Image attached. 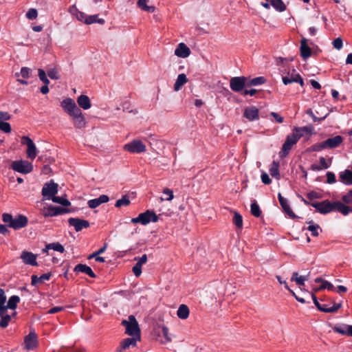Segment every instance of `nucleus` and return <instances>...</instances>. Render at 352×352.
Here are the masks:
<instances>
[{"label":"nucleus","mask_w":352,"mask_h":352,"mask_svg":"<svg viewBox=\"0 0 352 352\" xmlns=\"http://www.w3.org/2000/svg\"><path fill=\"white\" fill-rule=\"evenodd\" d=\"M2 220L8 227L14 230L25 228L28 223V218L23 214H19L16 218H13L10 214L3 213L2 214Z\"/></svg>","instance_id":"nucleus-1"},{"label":"nucleus","mask_w":352,"mask_h":352,"mask_svg":"<svg viewBox=\"0 0 352 352\" xmlns=\"http://www.w3.org/2000/svg\"><path fill=\"white\" fill-rule=\"evenodd\" d=\"M122 325L125 327V333L130 336H135L138 338H141L140 329L135 317L130 315L128 320H123L121 322Z\"/></svg>","instance_id":"nucleus-2"},{"label":"nucleus","mask_w":352,"mask_h":352,"mask_svg":"<svg viewBox=\"0 0 352 352\" xmlns=\"http://www.w3.org/2000/svg\"><path fill=\"white\" fill-rule=\"evenodd\" d=\"M158 216L156 215L154 211L147 210L146 212L140 213L137 217L132 218L131 222L133 223H141L142 225H147L150 222H157Z\"/></svg>","instance_id":"nucleus-3"},{"label":"nucleus","mask_w":352,"mask_h":352,"mask_svg":"<svg viewBox=\"0 0 352 352\" xmlns=\"http://www.w3.org/2000/svg\"><path fill=\"white\" fill-rule=\"evenodd\" d=\"M301 134L295 135L294 133L287 136L286 140L283 144L282 149L279 152V157L280 158H285L291 151L293 145L296 144L298 140L301 138Z\"/></svg>","instance_id":"nucleus-4"},{"label":"nucleus","mask_w":352,"mask_h":352,"mask_svg":"<svg viewBox=\"0 0 352 352\" xmlns=\"http://www.w3.org/2000/svg\"><path fill=\"white\" fill-rule=\"evenodd\" d=\"M248 87V78L245 76H235L230 80V87L234 92H241Z\"/></svg>","instance_id":"nucleus-5"},{"label":"nucleus","mask_w":352,"mask_h":352,"mask_svg":"<svg viewBox=\"0 0 352 352\" xmlns=\"http://www.w3.org/2000/svg\"><path fill=\"white\" fill-rule=\"evenodd\" d=\"M11 168L14 170L23 174L30 173L33 170L32 164L25 160L13 161L11 164Z\"/></svg>","instance_id":"nucleus-6"},{"label":"nucleus","mask_w":352,"mask_h":352,"mask_svg":"<svg viewBox=\"0 0 352 352\" xmlns=\"http://www.w3.org/2000/svg\"><path fill=\"white\" fill-rule=\"evenodd\" d=\"M311 206L322 214H326L335 210V201L331 202L329 200H324L322 202H313L311 204Z\"/></svg>","instance_id":"nucleus-7"},{"label":"nucleus","mask_w":352,"mask_h":352,"mask_svg":"<svg viewBox=\"0 0 352 352\" xmlns=\"http://www.w3.org/2000/svg\"><path fill=\"white\" fill-rule=\"evenodd\" d=\"M58 184L52 180L44 184L41 194L45 199L51 200L58 192Z\"/></svg>","instance_id":"nucleus-8"},{"label":"nucleus","mask_w":352,"mask_h":352,"mask_svg":"<svg viewBox=\"0 0 352 352\" xmlns=\"http://www.w3.org/2000/svg\"><path fill=\"white\" fill-rule=\"evenodd\" d=\"M124 149L131 153H141L146 151V146L139 140H133L124 146Z\"/></svg>","instance_id":"nucleus-9"},{"label":"nucleus","mask_w":352,"mask_h":352,"mask_svg":"<svg viewBox=\"0 0 352 352\" xmlns=\"http://www.w3.org/2000/svg\"><path fill=\"white\" fill-rule=\"evenodd\" d=\"M21 144L26 145L28 148L26 151L27 157L34 160L36 156V147L34 142L28 136H23L21 140Z\"/></svg>","instance_id":"nucleus-10"},{"label":"nucleus","mask_w":352,"mask_h":352,"mask_svg":"<svg viewBox=\"0 0 352 352\" xmlns=\"http://www.w3.org/2000/svg\"><path fill=\"white\" fill-rule=\"evenodd\" d=\"M69 212V210L65 208L60 206H50L44 212V216L47 217H55L65 213Z\"/></svg>","instance_id":"nucleus-11"},{"label":"nucleus","mask_w":352,"mask_h":352,"mask_svg":"<svg viewBox=\"0 0 352 352\" xmlns=\"http://www.w3.org/2000/svg\"><path fill=\"white\" fill-rule=\"evenodd\" d=\"M68 223L70 226H74L76 232L81 231L83 228H87L90 224L87 220L81 219L79 218L71 217L68 219Z\"/></svg>","instance_id":"nucleus-12"},{"label":"nucleus","mask_w":352,"mask_h":352,"mask_svg":"<svg viewBox=\"0 0 352 352\" xmlns=\"http://www.w3.org/2000/svg\"><path fill=\"white\" fill-rule=\"evenodd\" d=\"M37 255L33 254L32 252H28L24 250L21 252L20 258L22 259L23 262L25 265H30L32 266H38V263L36 262Z\"/></svg>","instance_id":"nucleus-13"},{"label":"nucleus","mask_w":352,"mask_h":352,"mask_svg":"<svg viewBox=\"0 0 352 352\" xmlns=\"http://www.w3.org/2000/svg\"><path fill=\"white\" fill-rule=\"evenodd\" d=\"M25 348L28 350H33L37 345V337L34 331H30L25 337Z\"/></svg>","instance_id":"nucleus-14"},{"label":"nucleus","mask_w":352,"mask_h":352,"mask_svg":"<svg viewBox=\"0 0 352 352\" xmlns=\"http://www.w3.org/2000/svg\"><path fill=\"white\" fill-rule=\"evenodd\" d=\"M243 116L249 121L258 120L259 119L258 109L254 106L247 107L244 109Z\"/></svg>","instance_id":"nucleus-15"},{"label":"nucleus","mask_w":352,"mask_h":352,"mask_svg":"<svg viewBox=\"0 0 352 352\" xmlns=\"http://www.w3.org/2000/svg\"><path fill=\"white\" fill-rule=\"evenodd\" d=\"M300 52L303 60L307 59L311 55V49L307 44V39L304 37L300 41Z\"/></svg>","instance_id":"nucleus-16"},{"label":"nucleus","mask_w":352,"mask_h":352,"mask_svg":"<svg viewBox=\"0 0 352 352\" xmlns=\"http://www.w3.org/2000/svg\"><path fill=\"white\" fill-rule=\"evenodd\" d=\"M138 340H140V338H138V337L135 336H132V338H127L124 339L120 343V347L117 349V352H121L122 350H125L129 348L131 346H136Z\"/></svg>","instance_id":"nucleus-17"},{"label":"nucleus","mask_w":352,"mask_h":352,"mask_svg":"<svg viewBox=\"0 0 352 352\" xmlns=\"http://www.w3.org/2000/svg\"><path fill=\"white\" fill-rule=\"evenodd\" d=\"M175 54L180 58H186L190 54V50L185 43H180L175 50Z\"/></svg>","instance_id":"nucleus-18"},{"label":"nucleus","mask_w":352,"mask_h":352,"mask_svg":"<svg viewBox=\"0 0 352 352\" xmlns=\"http://www.w3.org/2000/svg\"><path fill=\"white\" fill-rule=\"evenodd\" d=\"M283 82L287 85L292 82H298L302 87L304 85V81L302 78L300 76L299 74H292L290 76H283Z\"/></svg>","instance_id":"nucleus-19"},{"label":"nucleus","mask_w":352,"mask_h":352,"mask_svg":"<svg viewBox=\"0 0 352 352\" xmlns=\"http://www.w3.org/2000/svg\"><path fill=\"white\" fill-rule=\"evenodd\" d=\"M343 140L344 138L342 136L336 135L335 137L328 138L324 141L327 148H335L338 147L342 144Z\"/></svg>","instance_id":"nucleus-20"},{"label":"nucleus","mask_w":352,"mask_h":352,"mask_svg":"<svg viewBox=\"0 0 352 352\" xmlns=\"http://www.w3.org/2000/svg\"><path fill=\"white\" fill-rule=\"evenodd\" d=\"M74 271L75 272H82L85 274H87L91 278L96 277V274L94 272L91 268L85 264H78L77 265L75 266Z\"/></svg>","instance_id":"nucleus-21"},{"label":"nucleus","mask_w":352,"mask_h":352,"mask_svg":"<svg viewBox=\"0 0 352 352\" xmlns=\"http://www.w3.org/2000/svg\"><path fill=\"white\" fill-rule=\"evenodd\" d=\"M52 276V273H46L38 277L36 275L31 276V285L36 287L38 284L43 283L45 280H48Z\"/></svg>","instance_id":"nucleus-22"},{"label":"nucleus","mask_w":352,"mask_h":352,"mask_svg":"<svg viewBox=\"0 0 352 352\" xmlns=\"http://www.w3.org/2000/svg\"><path fill=\"white\" fill-rule=\"evenodd\" d=\"M335 210L338 211L344 216L352 212V206H346L340 201H335Z\"/></svg>","instance_id":"nucleus-23"},{"label":"nucleus","mask_w":352,"mask_h":352,"mask_svg":"<svg viewBox=\"0 0 352 352\" xmlns=\"http://www.w3.org/2000/svg\"><path fill=\"white\" fill-rule=\"evenodd\" d=\"M339 177L340 181L345 185H352V171L346 169L345 170L339 173Z\"/></svg>","instance_id":"nucleus-24"},{"label":"nucleus","mask_w":352,"mask_h":352,"mask_svg":"<svg viewBox=\"0 0 352 352\" xmlns=\"http://www.w3.org/2000/svg\"><path fill=\"white\" fill-rule=\"evenodd\" d=\"M314 127L312 126H305L302 127H294L293 129V133L295 135L301 134V137L305 135H310L313 133Z\"/></svg>","instance_id":"nucleus-25"},{"label":"nucleus","mask_w":352,"mask_h":352,"mask_svg":"<svg viewBox=\"0 0 352 352\" xmlns=\"http://www.w3.org/2000/svg\"><path fill=\"white\" fill-rule=\"evenodd\" d=\"M77 102L80 107L85 110L89 109L91 107V102L89 98L86 95H80L77 98Z\"/></svg>","instance_id":"nucleus-26"},{"label":"nucleus","mask_w":352,"mask_h":352,"mask_svg":"<svg viewBox=\"0 0 352 352\" xmlns=\"http://www.w3.org/2000/svg\"><path fill=\"white\" fill-rule=\"evenodd\" d=\"M190 314L189 308L187 305L182 304L180 305L177 311V315L179 318L185 320L188 318Z\"/></svg>","instance_id":"nucleus-27"},{"label":"nucleus","mask_w":352,"mask_h":352,"mask_svg":"<svg viewBox=\"0 0 352 352\" xmlns=\"http://www.w3.org/2000/svg\"><path fill=\"white\" fill-rule=\"evenodd\" d=\"M71 14L76 17L80 21H83L85 23V19H87V14L77 9L75 6H72L69 8Z\"/></svg>","instance_id":"nucleus-28"},{"label":"nucleus","mask_w":352,"mask_h":352,"mask_svg":"<svg viewBox=\"0 0 352 352\" xmlns=\"http://www.w3.org/2000/svg\"><path fill=\"white\" fill-rule=\"evenodd\" d=\"M76 104L74 100L69 98H66L61 102V107L67 113H69L71 110H74V108H76Z\"/></svg>","instance_id":"nucleus-29"},{"label":"nucleus","mask_w":352,"mask_h":352,"mask_svg":"<svg viewBox=\"0 0 352 352\" xmlns=\"http://www.w3.org/2000/svg\"><path fill=\"white\" fill-rule=\"evenodd\" d=\"M188 82V78L184 74H180L178 75L176 81L174 84V89L178 91L181 89L182 87Z\"/></svg>","instance_id":"nucleus-30"},{"label":"nucleus","mask_w":352,"mask_h":352,"mask_svg":"<svg viewBox=\"0 0 352 352\" xmlns=\"http://www.w3.org/2000/svg\"><path fill=\"white\" fill-rule=\"evenodd\" d=\"M270 1L273 8L278 12H283L286 10V6L282 0H266Z\"/></svg>","instance_id":"nucleus-31"},{"label":"nucleus","mask_w":352,"mask_h":352,"mask_svg":"<svg viewBox=\"0 0 352 352\" xmlns=\"http://www.w3.org/2000/svg\"><path fill=\"white\" fill-rule=\"evenodd\" d=\"M279 166L278 162L274 161L269 170L270 175L277 179H280Z\"/></svg>","instance_id":"nucleus-32"},{"label":"nucleus","mask_w":352,"mask_h":352,"mask_svg":"<svg viewBox=\"0 0 352 352\" xmlns=\"http://www.w3.org/2000/svg\"><path fill=\"white\" fill-rule=\"evenodd\" d=\"M20 302V298L18 296L13 295L10 296L7 302V307L10 309L14 310L17 307L18 303Z\"/></svg>","instance_id":"nucleus-33"},{"label":"nucleus","mask_w":352,"mask_h":352,"mask_svg":"<svg viewBox=\"0 0 352 352\" xmlns=\"http://www.w3.org/2000/svg\"><path fill=\"white\" fill-rule=\"evenodd\" d=\"M309 226L307 228V230L311 232V235L314 236H318L319 235V230L322 232V229L318 224L313 223L312 221L307 222Z\"/></svg>","instance_id":"nucleus-34"},{"label":"nucleus","mask_w":352,"mask_h":352,"mask_svg":"<svg viewBox=\"0 0 352 352\" xmlns=\"http://www.w3.org/2000/svg\"><path fill=\"white\" fill-rule=\"evenodd\" d=\"M250 212L251 214L256 217H259L261 214V210L256 201L254 199L252 201Z\"/></svg>","instance_id":"nucleus-35"},{"label":"nucleus","mask_w":352,"mask_h":352,"mask_svg":"<svg viewBox=\"0 0 352 352\" xmlns=\"http://www.w3.org/2000/svg\"><path fill=\"white\" fill-rule=\"evenodd\" d=\"M148 0H138V6L140 9L143 10L144 11L148 12H153L155 10V8L153 6H148L146 5V2Z\"/></svg>","instance_id":"nucleus-36"},{"label":"nucleus","mask_w":352,"mask_h":352,"mask_svg":"<svg viewBox=\"0 0 352 352\" xmlns=\"http://www.w3.org/2000/svg\"><path fill=\"white\" fill-rule=\"evenodd\" d=\"M266 82V79L263 76H258L254 78L251 80H248V87L257 86L264 84Z\"/></svg>","instance_id":"nucleus-37"},{"label":"nucleus","mask_w":352,"mask_h":352,"mask_svg":"<svg viewBox=\"0 0 352 352\" xmlns=\"http://www.w3.org/2000/svg\"><path fill=\"white\" fill-rule=\"evenodd\" d=\"M327 148V145L325 144V141L322 142L316 143L313 144L311 146L307 148L308 152H318L323 149Z\"/></svg>","instance_id":"nucleus-38"},{"label":"nucleus","mask_w":352,"mask_h":352,"mask_svg":"<svg viewBox=\"0 0 352 352\" xmlns=\"http://www.w3.org/2000/svg\"><path fill=\"white\" fill-rule=\"evenodd\" d=\"M105 22L104 19H99L98 14L90 15L87 16V19H85L86 24H92L94 23H98L99 24H104Z\"/></svg>","instance_id":"nucleus-39"},{"label":"nucleus","mask_w":352,"mask_h":352,"mask_svg":"<svg viewBox=\"0 0 352 352\" xmlns=\"http://www.w3.org/2000/svg\"><path fill=\"white\" fill-rule=\"evenodd\" d=\"M342 307V303H334L333 306L328 307L326 305H320V307L327 311H322L324 313H335Z\"/></svg>","instance_id":"nucleus-40"},{"label":"nucleus","mask_w":352,"mask_h":352,"mask_svg":"<svg viewBox=\"0 0 352 352\" xmlns=\"http://www.w3.org/2000/svg\"><path fill=\"white\" fill-rule=\"evenodd\" d=\"M73 120L75 127L82 129L85 126L86 122L83 115L74 118Z\"/></svg>","instance_id":"nucleus-41"},{"label":"nucleus","mask_w":352,"mask_h":352,"mask_svg":"<svg viewBox=\"0 0 352 352\" xmlns=\"http://www.w3.org/2000/svg\"><path fill=\"white\" fill-rule=\"evenodd\" d=\"M46 249L54 250L55 251L63 253L65 252L64 247L59 243H52L46 245Z\"/></svg>","instance_id":"nucleus-42"},{"label":"nucleus","mask_w":352,"mask_h":352,"mask_svg":"<svg viewBox=\"0 0 352 352\" xmlns=\"http://www.w3.org/2000/svg\"><path fill=\"white\" fill-rule=\"evenodd\" d=\"M51 200L53 202L59 204L63 206H69L71 205L70 201L67 199L63 197H57L55 195Z\"/></svg>","instance_id":"nucleus-43"},{"label":"nucleus","mask_w":352,"mask_h":352,"mask_svg":"<svg viewBox=\"0 0 352 352\" xmlns=\"http://www.w3.org/2000/svg\"><path fill=\"white\" fill-rule=\"evenodd\" d=\"M233 223L239 229L243 227V218L242 216L237 212H234Z\"/></svg>","instance_id":"nucleus-44"},{"label":"nucleus","mask_w":352,"mask_h":352,"mask_svg":"<svg viewBox=\"0 0 352 352\" xmlns=\"http://www.w3.org/2000/svg\"><path fill=\"white\" fill-rule=\"evenodd\" d=\"M131 201L129 200V198L128 195H123L122 197L116 202L115 206L116 208H120L122 206H129L130 204Z\"/></svg>","instance_id":"nucleus-45"},{"label":"nucleus","mask_w":352,"mask_h":352,"mask_svg":"<svg viewBox=\"0 0 352 352\" xmlns=\"http://www.w3.org/2000/svg\"><path fill=\"white\" fill-rule=\"evenodd\" d=\"M47 76L52 80H58L60 78L59 72L56 67L47 70Z\"/></svg>","instance_id":"nucleus-46"},{"label":"nucleus","mask_w":352,"mask_h":352,"mask_svg":"<svg viewBox=\"0 0 352 352\" xmlns=\"http://www.w3.org/2000/svg\"><path fill=\"white\" fill-rule=\"evenodd\" d=\"M0 317V327L3 329H5L8 326L11 320L12 316L7 314Z\"/></svg>","instance_id":"nucleus-47"},{"label":"nucleus","mask_w":352,"mask_h":352,"mask_svg":"<svg viewBox=\"0 0 352 352\" xmlns=\"http://www.w3.org/2000/svg\"><path fill=\"white\" fill-rule=\"evenodd\" d=\"M298 276V273L297 272H293L292 276L291 278V280L296 282V283L300 286L305 285V281L300 276Z\"/></svg>","instance_id":"nucleus-48"},{"label":"nucleus","mask_w":352,"mask_h":352,"mask_svg":"<svg viewBox=\"0 0 352 352\" xmlns=\"http://www.w3.org/2000/svg\"><path fill=\"white\" fill-rule=\"evenodd\" d=\"M39 79L44 83V85H49L50 80L47 77L45 72L42 69L38 70Z\"/></svg>","instance_id":"nucleus-49"},{"label":"nucleus","mask_w":352,"mask_h":352,"mask_svg":"<svg viewBox=\"0 0 352 352\" xmlns=\"http://www.w3.org/2000/svg\"><path fill=\"white\" fill-rule=\"evenodd\" d=\"M344 324H342V326L336 325L332 327V329L333 331L340 334L348 336V329H344Z\"/></svg>","instance_id":"nucleus-50"},{"label":"nucleus","mask_w":352,"mask_h":352,"mask_svg":"<svg viewBox=\"0 0 352 352\" xmlns=\"http://www.w3.org/2000/svg\"><path fill=\"white\" fill-rule=\"evenodd\" d=\"M0 130L4 133H9L12 131L10 124L7 122H0Z\"/></svg>","instance_id":"nucleus-51"},{"label":"nucleus","mask_w":352,"mask_h":352,"mask_svg":"<svg viewBox=\"0 0 352 352\" xmlns=\"http://www.w3.org/2000/svg\"><path fill=\"white\" fill-rule=\"evenodd\" d=\"M334 286L330 282L324 280L322 281V284L318 287V289H328L329 291H333L334 289Z\"/></svg>","instance_id":"nucleus-52"},{"label":"nucleus","mask_w":352,"mask_h":352,"mask_svg":"<svg viewBox=\"0 0 352 352\" xmlns=\"http://www.w3.org/2000/svg\"><path fill=\"white\" fill-rule=\"evenodd\" d=\"M331 160H332V157L329 158V162L328 163L326 162V160L324 157H320L319 161H320V166L321 167V169L328 168L331 165Z\"/></svg>","instance_id":"nucleus-53"},{"label":"nucleus","mask_w":352,"mask_h":352,"mask_svg":"<svg viewBox=\"0 0 352 352\" xmlns=\"http://www.w3.org/2000/svg\"><path fill=\"white\" fill-rule=\"evenodd\" d=\"M37 16H38V12L34 8H30L26 13L27 18L30 20L36 19Z\"/></svg>","instance_id":"nucleus-54"},{"label":"nucleus","mask_w":352,"mask_h":352,"mask_svg":"<svg viewBox=\"0 0 352 352\" xmlns=\"http://www.w3.org/2000/svg\"><path fill=\"white\" fill-rule=\"evenodd\" d=\"M332 44L333 47L338 50H341L343 47L342 40L340 37L334 39Z\"/></svg>","instance_id":"nucleus-55"},{"label":"nucleus","mask_w":352,"mask_h":352,"mask_svg":"<svg viewBox=\"0 0 352 352\" xmlns=\"http://www.w3.org/2000/svg\"><path fill=\"white\" fill-rule=\"evenodd\" d=\"M307 113L308 115H309V116L312 118V119H313V120H314V122H320V121H322V120H324L327 117V116H328V113H327V114H326L324 116H323V117H322V118H318V117H316V116L314 114V113H313V111H311V109H309V110H307Z\"/></svg>","instance_id":"nucleus-56"},{"label":"nucleus","mask_w":352,"mask_h":352,"mask_svg":"<svg viewBox=\"0 0 352 352\" xmlns=\"http://www.w3.org/2000/svg\"><path fill=\"white\" fill-rule=\"evenodd\" d=\"M342 201L344 204H350L352 203V195L350 191L342 197Z\"/></svg>","instance_id":"nucleus-57"},{"label":"nucleus","mask_w":352,"mask_h":352,"mask_svg":"<svg viewBox=\"0 0 352 352\" xmlns=\"http://www.w3.org/2000/svg\"><path fill=\"white\" fill-rule=\"evenodd\" d=\"M306 196L309 200L320 199L322 197L321 195L316 191H311L308 192Z\"/></svg>","instance_id":"nucleus-58"},{"label":"nucleus","mask_w":352,"mask_h":352,"mask_svg":"<svg viewBox=\"0 0 352 352\" xmlns=\"http://www.w3.org/2000/svg\"><path fill=\"white\" fill-rule=\"evenodd\" d=\"M68 114L72 116L73 119L82 115L81 110L77 106H76V108H74V110H71Z\"/></svg>","instance_id":"nucleus-59"},{"label":"nucleus","mask_w":352,"mask_h":352,"mask_svg":"<svg viewBox=\"0 0 352 352\" xmlns=\"http://www.w3.org/2000/svg\"><path fill=\"white\" fill-rule=\"evenodd\" d=\"M30 73L31 69L30 68L23 67L21 69L20 75L24 78H28L30 77Z\"/></svg>","instance_id":"nucleus-60"},{"label":"nucleus","mask_w":352,"mask_h":352,"mask_svg":"<svg viewBox=\"0 0 352 352\" xmlns=\"http://www.w3.org/2000/svg\"><path fill=\"white\" fill-rule=\"evenodd\" d=\"M278 198L279 203H280L281 207L283 208V209H285L286 207L289 206L287 200L285 198H284L280 192L278 194Z\"/></svg>","instance_id":"nucleus-61"},{"label":"nucleus","mask_w":352,"mask_h":352,"mask_svg":"<svg viewBox=\"0 0 352 352\" xmlns=\"http://www.w3.org/2000/svg\"><path fill=\"white\" fill-rule=\"evenodd\" d=\"M326 175H327V183L333 184L336 182V175L333 172H327Z\"/></svg>","instance_id":"nucleus-62"},{"label":"nucleus","mask_w":352,"mask_h":352,"mask_svg":"<svg viewBox=\"0 0 352 352\" xmlns=\"http://www.w3.org/2000/svg\"><path fill=\"white\" fill-rule=\"evenodd\" d=\"M132 271L134 273L135 276L136 277H138L140 276V274H142V266L140 265L139 264H135L133 268H132Z\"/></svg>","instance_id":"nucleus-63"},{"label":"nucleus","mask_w":352,"mask_h":352,"mask_svg":"<svg viewBox=\"0 0 352 352\" xmlns=\"http://www.w3.org/2000/svg\"><path fill=\"white\" fill-rule=\"evenodd\" d=\"M283 210L289 217L290 219H294L298 218V217L294 214V212L292 211L289 206L283 209Z\"/></svg>","instance_id":"nucleus-64"}]
</instances>
